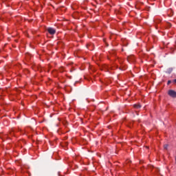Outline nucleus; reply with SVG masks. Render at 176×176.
<instances>
[{"label":"nucleus","mask_w":176,"mask_h":176,"mask_svg":"<svg viewBox=\"0 0 176 176\" xmlns=\"http://www.w3.org/2000/svg\"><path fill=\"white\" fill-rule=\"evenodd\" d=\"M168 96L173 98H176V92L174 90H169L168 92Z\"/></svg>","instance_id":"nucleus-1"},{"label":"nucleus","mask_w":176,"mask_h":176,"mask_svg":"<svg viewBox=\"0 0 176 176\" xmlns=\"http://www.w3.org/2000/svg\"><path fill=\"white\" fill-rule=\"evenodd\" d=\"M47 31L50 34V35H54V34H56V29L53 28H48Z\"/></svg>","instance_id":"nucleus-2"},{"label":"nucleus","mask_w":176,"mask_h":176,"mask_svg":"<svg viewBox=\"0 0 176 176\" xmlns=\"http://www.w3.org/2000/svg\"><path fill=\"white\" fill-rule=\"evenodd\" d=\"M134 108H137V109H138V108H141V105H140V104H134Z\"/></svg>","instance_id":"nucleus-3"},{"label":"nucleus","mask_w":176,"mask_h":176,"mask_svg":"<svg viewBox=\"0 0 176 176\" xmlns=\"http://www.w3.org/2000/svg\"><path fill=\"white\" fill-rule=\"evenodd\" d=\"M173 72V68H169L168 69V74H171Z\"/></svg>","instance_id":"nucleus-4"},{"label":"nucleus","mask_w":176,"mask_h":176,"mask_svg":"<svg viewBox=\"0 0 176 176\" xmlns=\"http://www.w3.org/2000/svg\"><path fill=\"white\" fill-rule=\"evenodd\" d=\"M171 83V80H168L167 85H170Z\"/></svg>","instance_id":"nucleus-5"},{"label":"nucleus","mask_w":176,"mask_h":176,"mask_svg":"<svg viewBox=\"0 0 176 176\" xmlns=\"http://www.w3.org/2000/svg\"><path fill=\"white\" fill-rule=\"evenodd\" d=\"M173 83H176V79L173 80Z\"/></svg>","instance_id":"nucleus-6"},{"label":"nucleus","mask_w":176,"mask_h":176,"mask_svg":"<svg viewBox=\"0 0 176 176\" xmlns=\"http://www.w3.org/2000/svg\"><path fill=\"white\" fill-rule=\"evenodd\" d=\"M130 58H130V56H129V57H128V60H130Z\"/></svg>","instance_id":"nucleus-7"},{"label":"nucleus","mask_w":176,"mask_h":176,"mask_svg":"<svg viewBox=\"0 0 176 176\" xmlns=\"http://www.w3.org/2000/svg\"><path fill=\"white\" fill-rule=\"evenodd\" d=\"M87 47L89 49V45H87Z\"/></svg>","instance_id":"nucleus-8"},{"label":"nucleus","mask_w":176,"mask_h":176,"mask_svg":"<svg viewBox=\"0 0 176 176\" xmlns=\"http://www.w3.org/2000/svg\"><path fill=\"white\" fill-rule=\"evenodd\" d=\"M164 148H167V146H166Z\"/></svg>","instance_id":"nucleus-9"}]
</instances>
